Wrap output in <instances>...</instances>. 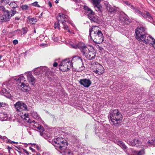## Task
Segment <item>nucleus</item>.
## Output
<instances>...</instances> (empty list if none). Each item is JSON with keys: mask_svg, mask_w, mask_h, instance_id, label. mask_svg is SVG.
Instances as JSON below:
<instances>
[{"mask_svg": "<svg viewBox=\"0 0 155 155\" xmlns=\"http://www.w3.org/2000/svg\"><path fill=\"white\" fill-rule=\"evenodd\" d=\"M12 149V148L11 147H10L8 146V149L10 150L11 149Z\"/></svg>", "mask_w": 155, "mask_h": 155, "instance_id": "55", "label": "nucleus"}, {"mask_svg": "<svg viewBox=\"0 0 155 155\" xmlns=\"http://www.w3.org/2000/svg\"><path fill=\"white\" fill-rule=\"evenodd\" d=\"M72 66V64L69 59L63 60L59 65L60 69L61 71H65L70 69Z\"/></svg>", "mask_w": 155, "mask_h": 155, "instance_id": "6", "label": "nucleus"}, {"mask_svg": "<svg viewBox=\"0 0 155 155\" xmlns=\"http://www.w3.org/2000/svg\"><path fill=\"white\" fill-rule=\"evenodd\" d=\"M15 19H17V20H18V19H19V18H17V17L15 18Z\"/></svg>", "mask_w": 155, "mask_h": 155, "instance_id": "63", "label": "nucleus"}, {"mask_svg": "<svg viewBox=\"0 0 155 155\" xmlns=\"http://www.w3.org/2000/svg\"><path fill=\"white\" fill-rule=\"evenodd\" d=\"M131 8L132 9L134 10V12L135 13V14L139 15H141L142 12H141L139 10V8H135L133 5H131Z\"/></svg>", "mask_w": 155, "mask_h": 155, "instance_id": "23", "label": "nucleus"}, {"mask_svg": "<svg viewBox=\"0 0 155 155\" xmlns=\"http://www.w3.org/2000/svg\"><path fill=\"white\" fill-rule=\"evenodd\" d=\"M59 21H58V22H57L56 23H55L54 24V28H58V29H60V25H59Z\"/></svg>", "mask_w": 155, "mask_h": 155, "instance_id": "34", "label": "nucleus"}, {"mask_svg": "<svg viewBox=\"0 0 155 155\" xmlns=\"http://www.w3.org/2000/svg\"><path fill=\"white\" fill-rule=\"evenodd\" d=\"M21 8L22 10H28L29 8V6L27 5H23L21 6Z\"/></svg>", "mask_w": 155, "mask_h": 155, "instance_id": "32", "label": "nucleus"}, {"mask_svg": "<svg viewBox=\"0 0 155 155\" xmlns=\"http://www.w3.org/2000/svg\"><path fill=\"white\" fill-rule=\"evenodd\" d=\"M34 33H36V31L35 28L34 29Z\"/></svg>", "mask_w": 155, "mask_h": 155, "instance_id": "58", "label": "nucleus"}, {"mask_svg": "<svg viewBox=\"0 0 155 155\" xmlns=\"http://www.w3.org/2000/svg\"><path fill=\"white\" fill-rule=\"evenodd\" d=\"M9 5L11 7L13 8H15L18 7L17 4L15 1L11 2Z\"/></svg>", "mask_w": 155, "mask_h": 155, "instance_id": "27", "label": "nucleus"}, {"mask_svg": "<svg viewBox=\"0 0 155 155\" xmlns=\"http://www.w3.org/2000/svg\"><path fill=\"white\" fill-rule=\"evenodd\" d=\"M36 127L38 130H40V134L41 135H42L43 134L42 133L44 131V128L41 125L39 126Z\"/></svg>", "mask_w": 155, "mask_h": 155, "instance_id": "29", "label": "nucleus"}, {"mask_svg": "<svg viewBox=\"0 0 155 155\" xmlns=\"http://www.w3.org/2000/svg\"><path fill=\"white\" fill-rule=\"evenodd\" d=\"M41 70L42 71L44 72L45 73H47L48 71V69L47 67H43L42 68Z\"/></svg>", "mask_w": 155, "mask_h": 155, "instance_id": "38", "label": "nucleus"}, {"mask_svg": "<svg viewBox=\"0 0 155 155\" xmlns=\"http://www.w3.org/2000/svg\"><path fill=\"white\" fill-rule=\"evenodd\" d=\"M20 116L25 123H32L31 120H30L28 114L25 113Z\"/></svg>", "mask_w": 155, "mask_h": 155, "instance_id": "17", "label": "nucleus"}, {"mask_svg": "<svg viewBox=\"0 0 155 155\" xmlns=\"http://www.w3.org/2000/svg\"><path fill=\"white\" fill-rule=\"evenodd\" d=\"M146 34V37L147 38H144L143 39L142 41H143V42L146 43H149L150 44H151L152 45L154 43H155V39H154L153 37L151 36H147Z\"/></svg>", "mask_w": 155, "mask_h": 155, "instance_id": "14", "label": "nucleus"}, {"mask_svg": "<svg viewBox=\"0 0 155 155\" xmlns=\"http://www.w3.org/2000/svg\"><path fill=\"white\" fill-rule=\"evenodd\" d=\"M77 56H73V58L72 59V62H75L77 59Z\"/></svg>", "mask_w": 155, "mask_h": 155, "instance_id": "40", "label": "nucleus"}, {"mask_svg": "<svg viewBox=\"0 0 155 155\" xmlns=\"http://www.w3.org/2000/svg\"><path fill=\"white\" fill-rule=\"evenodd\" d=\"M22 30L23 31V34H25L28 31V28L26 27H23L22 28Z\"/></svg>", "mask_w": 155, "mask_h": 155, "instance_id": "36", "label": "nucleus"}, {"mask_svg": "<svg viewBox=\"0 0 155 155\" xmlns=\"http://www.w3.org/2000/svg\"><path fill=\"white\" fill-rule=\"evenodd\" d=\"M25 78L23 76H21L18 79L17 83L21 87V90L24 91H27L28 90V85L24 83L23 81H25Z\"/></svg>", "mask_w": 155, "mask_h": 155, "instance_id": "8", "label": "nucleus"}, {"mask_svg": "<svg viewBox=\"0 0 155 155\" xmlns=\"http://www.w3.org/2000/svg\"><path fill=\"white\" fill-rule=\"evenodd\" d=\"M28 20L29 22L32 24H35L37 21L36 19L34 18H30Z\"/></svg>", "mask_w": 155, "mask_h": 155, "instance_id": "31", "label": "nucleus"}, {"mask_svg": "<svg viewBox=\"0 0 155 155\" xmlns=\"http://www.w3.org/2000/svg\"><path fill=\"white\" fill-rule=\"evenodd\" d=\"M42 15V13H41L40 15L39 16V17H40V16H41Z\"/></svg>", "mask_w": 155, "mask_h": 155, "instance_id": "64", "label": "nucleus"}, {"mask_svg": "<svg viewBox=\"0 0 155 155\" xmlns=\"http://www.w3.org/2000/svg\"><path fill=\"white\" fill-rule=\"evenodd\" d=\"M78 65L80 66L78 71H81L84 69L85 67L83 61V59L80 57L78 58Z\"/></svg>", "mask_w": 155, "mask_h": 155, "instance_id": "16", "label": "nucleus"}, {"mask_svg": "<svg viewBox=\"0 0 155 155\" xmlns=\"http://www.w3.org/2000/svg\"><path fill=\"white\" fill-rule=\"evenodd\" d=\"M29 148L30 150H32V152H35V150L34 149H33L32 147H29Z\"/></svg>", "mask_w": 155, "mask_h": 155, "instance_id": "51", "label": "nucleus"}, {"mask_svg": "<svg viewBox=\"0 0 155 155\" xmlns=\"http://www.w3.org/2000/svg\"><path fill=\"white\" fill-rule=\"evenodd\" d=\"M0 10L3 11L4 12L7 11L5 9V8L3 6H0Z\"/></svg>", "mask_w": 155, "mask_h": 155, "instance_id": "41", "label": "nucleus"}, {"mask_svg": "<svg viewBox=\"0 0 155 155\" xmlns=\"http://www.w3.org/2000/svg\"><path fill=\"white\" fill-rule=\"evenodd\" d=\"M10 2L9 0H0L1 4L3 5H6Z\"/></svg>", "mask_w": 155, "mask_h": 155, "instance_id": "30", "label": "nucleus"}, {"mask_svg": "<svg viewBox=\"0 0 155 155\" xmlns=\"http://www.w3.org/2000/svg\"><path fill=\"white\" fill-rule=\"evenodd\" d=\"M15 10L9 11L8 10L4 12L3 15H0V21L5 22L9 21L11 17L13 16L16 13Z\"/></svg>", "mask_w": 155, "mask_h": 155, "instance_id": "5", "label": "nucleus"}, {"mask_svg": "<svg viewBox=\"0 0 155 155\" xmlns=\"http://www.w3.org/2000/svg\"><path fill=\"white\" fill-rule=\"evenodd\" d=\"M32 123H35V121L34 120H33L32 121L31 120Z\"/></svg>", "mask_w": 155, "mask_h": 155, "instance_id": "62", "label": "nucleus"}, {"mask_svg": "<svg viewBox=\"0 0 155 155\" xmlns=\"http://www.w3.org/2000/svg\"><path fill=\"white\" fill-rule=\"evenodd\" d=\"M125 4L127 5H131L130 3L128 1H126L125 2Z\"/></svg>", "mask_w": 155, "mask_h": 155, "instance_id": "50", "label": "nucleus"}, {"mask_svg": "<svg viewBox=\"0 0 155 155\" xmlns=\"http://www.w3.org/2000/svg\"><path fill=\"white\" fill-rule=\"evenodd\" d=\"M70 46L72 48L77 49L78 48V44L76 43L71 42L70 44Z\"/></svg>", "mask_w": 155, "mask_h": 155, "instance_id": "28", "label": "nucleus"}, {"mask_svg": "<svg viewBox=\"0 0 155 155\" xmlns=\"http://www.w3.org/2000/svg\"><path fill=\"white\" fill-rule=\"evenodd\" d=\"M31 5L33 6L37 7H40V6L38 4V2H35L34 3H32Z\"/></svg>", "mask_w": 155, "mask_h": 155, "instance_id": "37", "label": "nucleus"}, {"mask_svg": "<svg viewBox=\"0 0 155 155\" xmlns=\"http://www.w3.org/2000/svg\"><path fill=\"white\" fill-rule=\"evenodd\" d=\"M93 71L96 74L100 75L104 73V68L101 65L97 63L94 66Z\"/></svg>", "mask_w": 155, "mask_h": 155, "instance_id": "9", "label": "nucleus"}, {"mask_svg": "<svg viewBox=\"0 0 155 155\" xmlns=\"http://www.w3.org/2000/svg\"><path fill=\"white\" fill-rule=\"evenodd\" d=\"M59 0H56V1H55V3H58L59 2Z\"/></svg>", "mask_w": 155, "mask_h": 155, "instance_id": "56", "label": "nucleus"}, {"mask_svg": "<svg viewBox=\"0 0 155 155\" xmlns=\"http://www.w3.org/2000/svg\"><path fill=\"white\" fill-rule=\"evenodd\" d=\"M147 13H148V12H146L145 13H142L141 15L143 16L144 18H147Z\"/></svg>", "mask_w": 155, "mask_h": 155, "instance_id": "39", "label": "nucleus"}, {"mask_svg": "<svg viewBox=\"0 0 155 155\" xmlns=\"http://www.w3.org/2000/svg\"><path fill=\"white\" fill-rule=\"evenodd\" d=\"M48 5H49L50 8L52 7V5L50 2H48Z\"/></svg>", "mask_w": 155, "mask_h": 155, "instance_id": "52", "label": "nucleus"}, {"mask_svg": "<svg viewBox=\"0 0 155 155\" xmlns=\"http://www.w3.org/2000/svg\"><path fill=\"white\" fill-rule=\"evenodd\" d=\"M152 45H153V47L155 49V43H154Z\"/></svg>", "mask_w": 155, "mask_h": 155, "instance_id": "53", "label": "nucleus"}, {"mask_svg": "<svg viewBox=\"0 0 155 155\" xmlns=\"http://www.w3.org/2000/svg\"><path fill=\"white\" fill-rule=\"evenodd\" d=\"M10 93V91L8 90H7V89H6L5 88H2L1 91V93L2 95H3L5 96H6V95L5 94H9Z\"/></svg>", "mask_w": 155, "mask_h": 155, "instance_id": "25", "label": "nucleus"}, {"mask_svg": "<svg viewBox=\"0 0 155 155\" xmlns=\"http://www.w3.org/2000/svg\"><path fill=\"white\" fill-rule=\"evenodd\" d=\"M100 137L101 139H105V138H106L107 139H113V133L110 132H108L107 133H104L103 134L102 136H101Z\"/></svg>", "mask_w": 155, "mask_h": 155, "instance_id": "15", "label": "nucleus"}, {"mask_svg": "<svg viewBox=\"0 0 155 155\" xmlns=\"http://www.w3.org/2000/svg\"><path fill=\"white\" fill-rule=\"evenodd\" d=\"M64 21L65 22H69V23L71 24L73 26H74L73 24L72 23H71L68 19H64Z\"/></svg>", "mask_w": 155, "mask_h": 155, "instance_id": "45", "label": "nucleus"}, {"mask_svg": "<svg viewBox=\"0 0 155 155\" xmlns=\"http://www.w3.org/2000/svg\"><path fill=\"white\" fill-rule=\"evenodd\" d=\"M12 142L13 143H18L16 142H14V141H12Z\"/></svg>", "mask_w": 155, "mask_h": 155, "instance_id": "60", "label": "nucleus"}, {"mask_svg": "<svg viewBox=\"0 0 155 155\" xmlns=\"http://www.w3.org/2000/svg\"><path fill=\"white\" fill-rule=\"evenodd\" d=\"M31 114L32 117L35 119H38L40 118L37 112L31 111Z\"/></svg>", "mask_w": 155, "mask_h": 155, "instance_id": "24", "label": "nucleus"}, {"mask_svg": "<svg viewBox=\"0 0 155 155\" xmlns=\"http://www.w3.org/2000/svg\"><path fill=\"white\" fill-rule=\"evenodd\" d=\"M83 8L85 13L86 14L88 18L90 17L95 13L91 8L87 6L84 5Z\"/></svg>", "mask_w": 155, "mask_h": 155, "instance_id": "13", "label": "nucleus"}, {"mask_svg": "<svg viewBox=\"0 0 155 155\" xmlns=\"http://www.w3.org/2000/svg\"><path fill=\"white\" fill-rule=\"evenodd\" d=\"M5 105V103L0 102V107H4Z\"/></svg>", "mask_w": 155, "mask_h": 155, "instance_id": "43", "label": "nucleus"}, {"mask_svg": "<svg viewBox=\"0 0 155 155\" xmlns=\"http://www.w3.org/2000/svg\"><path fill=\"white\" fill-rule=\"evenodd\" d=\"M145 153L144 150L141 149L139 151H134L133 153L131 154H129L128 155H144Z\"/></svg>", "mask_w": 155, "mask_h": 155, "instance_id": "20", "label": "nucleus"}, {"mask_svg": "<svg viewBox=\"0 0 155 155\" xmlns=\"http://www.w3.org/2000/svg\"><path fill=\"white\" fill-rule=\"evenodd\" d=\"M13 43L14 45H16L18 43V41L17 40L15 39L13 40Z\"/></svg>", "mask_w": 155, "mask_h": 155, "instance_id": "46", "label": "nucleus"}, {"mask_svg": "<svg viewBox=\"0 0 155 155\" xmlns=\"http://www.w3.org/2000/svg\"><path fill=\"white\" fill-rule=\"evenodd\" d=\"M89 39L97 44H100L104 40V37L101 31L97 26H93L89 30Z\"/></svg>", "mask_w": 155, "mask_h": 155, "instance_id": "1", "label": "nucleus"}, {"mask_svg": "<svg viewBox=\"0 0 155 155\" xmlns=\"http://www.w3.org/2000/svg\"><path fill=\"white\" fill-rule=\"evenodd\" d=\"M52 38L54 41H57L58 39V37L55 38L54 37V36Z\"/></svg>", "mask_w": 155, "mask_h": 155, "instance_id": "44", "label": "nucleus"}, {"mask_svg": "<svg viewBox=\"0 0 155 155\" xmlns=\"http://www.w3.org/2000/svg\"><path fill=\"white\" fill-rule=\"evenodd\" d=\"M40 155V154L39 153H37V155Z\"/></svg>", "mask_w": 155, "mask_h": 155, "instance_id": "59", "label": "nucleus"}, {"mask_svg": "<svg viewBox=\"0 0 155 155\" xmlns=\"http://www.w3.org/2000/svg\"><path fill=\"white\" fill-rule=\"evenodd\" d=\"M88 18L92 22L98 23L99 22V17L95 15V13L90 17H89Z\"/></svg>", "mask_w": 155, "mask_h": 155, "instance_id": "19", "label": "nucleus"}, {"mask_svg": "<svg viewBox=\"0 0 155 155\" xmlns=\"http://www.w3.org/2000/svg\"><path fill=\"white\" fill-rule=\"evenodd\" d=\"M0 120H5L7 119V117H4V114H1L0 115Z\"/></svg>", "mask_w": 155, "mask_h": 155, "instance_id": "33", "label": "nucleus"}, {"mask_svg": "<svg viewBox=\"0 0 155 155\" xmlns=\"http://www.w3.org/2000/svg\"><path fill=\"white\" fill-rule=\"evenodd\" d=\"M12 141H8V142H9V143H12Z\"/></svg>", "mask_w": 155, "mask_h": 155, "instance_id": "61", "label": "nucleus"}, {"mask_svg": "<svg viewBox=\"0 0 155 155\" xmlns=\"http://www.w3.org/2000/svg\"><path fill=\"white\" fill-rule=\"evenodd\" d=\"M64 19H59V21H61V23L63 25L64 23H65L64 22H65L64 21Z\"/></svg>", "mask_w": 155, "mask_h": 155, "instance_id": "47", "label": "nucleus"}, {"mask_svg": "<svg viewBox=\"0 0 155 155\" xmlns=\"http://www.w3.org/2000/svg\"><path fill=\"white\" fill-rule=\"evenodd\" d=\"M36 148L38 150H39L40 149L39 147L38 146H36Z\"/></svg>", "mask_w": 155, "mask_h": 155, "instance_id": "54", "label": "nucleus"}, {"mask_svg": "<svg viewBox=\"0 0 155 155\" xmlns=\"http://www.w3.org/2000/svg\"><path fill=\"white\" fill-rule=\"evenodd\" d=\"M15 108L17 112L28 110L26 104L21 101H19L14 104Z\"/></svg>", "mask_w": 155, "mask_h": 155, "instance_id": "7", "label": "nucleus"}, {"mask_svg": "<svg viewBox=\"0 0 155 155\" xmlns=\"http://www.w3.org/2000/svg\"><path fill=\"white\" fill-rule=\"evenodd\" d=\"M117 144L124 149H125L127 148V147L125 145L124 143L121 141H118L117 142Z\"/></svg>", "mask_w": 155, "mask_h": 155, "instance_id": "26", "label": "nucleus"}, {"mask_svg": "<svg viewBox=\"0 0 155 155\" xmlns=\"http://www.w3.org/2000/svg\"><path fill=\"white\" fill-rule=\"evenodd\" d=\"M139 141L138 139H135L131 141L130 144L133 146L137 147L139 146Z\"/></svg>", "mask_w": 155, "mask_h": 155, "instance_id": "21", "label": "nucleus"}, {"mask_svg": "<svg viewBox=\"0 0 155 155\" xmlns=\"http://www.w3.org/2000/svg\"><path fill=\"white\" fill-rule=\"evenodd\" d=\"M110 118L115 126L118 127L120 125L123 119L122 115L117 109L111 110L109 113Z\"/></svg>", "mask_w": 155, "mask_h": 155, "instance_id": "3", "label": "nucleus"}, {"mask_svg": "<svg viewBox=\"0 0 155 155\" xmlns=\"http://www.w3.org/2000/svg\"><path fill=\"white\" fill-rule=\"evenodd\" d=\"M23 151L25 153H26L27 155H29V153L26 150L23 149Z\"/></svg>", "mask_w": 155, "mask_h": 155, "instance_id": "48", "label": "nucleus"}, {"mask_svg": "<svg viewBox=\"0 0 155 155\" xmlns=\"http://www.w3.org/2000/svg\"><path fill=\"white\" fill-rule=\"evenodd\" d=\"M105 5L107 10L108 12L110 13L113 12L116 10L115 7L112 6L108 3H105Z\"/></svg>", "mask_w": 155, "mask_h": 155, "instance_id": "18", "label": "nucleus"}, {"mask_svg": "<svg viewBox=\"0 0 155 155\" xmlns=\"http://www.w3.org/2000/svg\"><path fill=\"white\" fill-rule=\"evenodd\" d=\"M91 2L93 4V5L96 7L98 10L97 11L101 12L103 11V9L101 5V0H90Z\"/></svg>", "mask_w": 155, "mask_h": 155, "instance_id": "11", "label": "nucleus"}, {"mask_svg": "<svg viewBox=\"0 0 155 155\" xmlns=\"http://www.w3.org/2000/svg\"><path fill=\"white\" fill-rule=\"evenodd\" d=\"M145 28L143 26H139L135 30L136 38L139 41H141L144 38H146V33Z\"/></svg>", "mask_w": 155, "mask_h": 155, "instance_id": "4", "label": "nucleus"}, {"mask_svg": "<svg viewBox=\"0 0 155 155\" xmlns=\"http://www.w3.org/2000/svg\"><path fill=\"white\" fill-rule=\"evenodd\" d=\"M68 16L65 15L63 13H60L58 14V15L57 17L56 18L58 21H59V19H61V18L63 19H67Z\"/></svg>", "mask_w": 155, "mask_h": 155, "instance_id": "22", "label": "nucleus"}, {"mask_svg": "<svg viewBox=\"0 0 155 155\" xmlns=\"http://www.w3.org/2000/svg\"><path fill=\"white\" fill-rule=\"evenodd\" d=\"M80 84L85 87H88L91 84V81L89 79H80Z\"/></svg>", "mask_w": 155, "mask_h": 155, "instance_id": "12", "label": "nucleus"}, {"mask_svg": "<svg viewBox=\"0 0 155 155\" xmlns=\"http://www.w3.org/2000/svg\"><path fill=\"white\" fill-rule=\"evenodd\" d=\"M68 30V31L69 32V33H71V31H70V30L69 29V28H68V29H67Z\"/></svg>", "mask_w": 155, "mask_h": 155, "instance_id": "57", "label": "nucleus"}, {"mask_svg": "<svg viewBox=\"0 0 155 155\" xmlns=\"http://www.w3.org/2000/svg\"><path fill=\"white\" fill-rule=\"evenodd\" d=\"M147 18H146L149 21L153 19V18L151 15L150 13L148 12L147 13Z\"/></svg>", "mask_w": 155, "mask_h": 155, "instance_id": "35", "label": "nucleus"}, {"mask_svg": "<svg viewBox=\"0 0 155 155\" xmlns=\"http://www.w3.org/2000/svg\"><path fill=\"white\" fill-rule=\"evenodd\" d=\"M58 63L55 62L53 64V66L54 67H56L58 66Z\"/></svg>", "mask_w": 155, "mask_h": 155, "instance_id": "49", "label": "nucleus"}, {"mask_svg": "<svg viewBox=\"0 0 155 155\" xmlns=\"http://www.w3.org/2000/svg\"><path fill=\"white\" fill-rule=\"evenodd\" d=\"M63 28L64 29H68V27L66 23H64L63 25Z\"/></svg>", "mask_w": 155, "mask_h": 155, "instance_id": "42", "label": "nucleus"}, {"mask_svg": "<svg viewBox=\"0 0 155 155\" xmlns=\"http://www.w3.org/2000/svg\"><path fill=\"white\" fill-rule=\"evenodd\" d=\"M26 75L27 80L29 83L32 84L34 85L36 82V79L32 75V73L31 72H27L25 73Z\"/></svg>", "mask_w": 155, "mask_h": 155, "instance_id": "10", "label": "nucleus"}, {"mask_svg": "<svg viewBox=\"0 0 155 155\" xmlns=\"http://www.w3.org/2000/svg\"><path fill=\"white\" fill-rule=\"evenodd\" d=\"M78 49L80 51L83 56L89 60L95 58L96 55L94 51L90 50L87 45L84 42L78 41Z\"/></svg>", "mask_w": 155, "mask_h": 155, "instance_id": "2", "label": "nucleus"}]
</instances>
